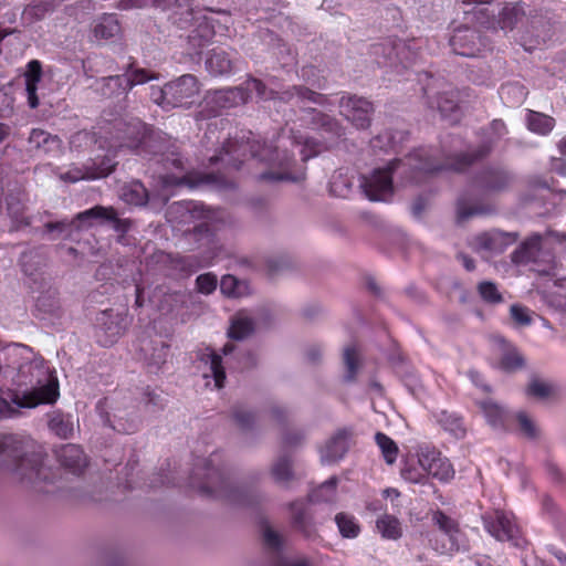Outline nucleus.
<instances>
[{
    "mask_svg": "<svg viewBox=\"0 0 566 566\" xmlns=\"http://www.w3.org/2000/svg\"><path fill=\"white\" fill-rule=\"evenodd\" d=\"M484 132L486 138L474 149L450 154L438 148L420 147L403 159H394L387 167L376 168L368 176L361 175L359 187L369 200L387 201L394 191V174L406 180L420 182L443 170L462 172L488 157L507 129L502 119H494Z\"/></svg>",
    "mask_w": 566,
    "mask_h": 566,
    "instance_id": "nucleus-1",
    "label": "nucleus"
},
{
    "mask_svg": "<svg viewBox=\"0 0 566 566\" xmlns=\"http://www.w3.org/2000/svg\"><path fill=\"white\" fill-rule=\"evenodd\" d=\"M114 138L118 148H128L147 158L164 188L181 186L187 182L186 166L175 147L147 134L146 125L136 117L117 119L114 124Z\"/></svg>",
    "mask_w": 566,
    "mask_h": 566,
    "instance_id": "nucleus-2",
    "label": "nucleus"
},
{
    "mask_svg": "<svg viewBox=\"0 0 566 566\" xmlns=\"http://www.w3.org/2000/svg\"><path fill=\"white\" fill-rule=\"evenodd\" d=\"M0 375L36 406L53 402L59 396L56 379L44 359L23 344H9L0 349Z\"/></svg>",
    "mask_w": 566,
    "mask_h": 566,
    "instance_id": "nucleus-3",
    "label": "nucleus"
},
{
    "mask_svg": "<svg viewBox=\"0 0 566 566\" xmlns=\"http://www.w3.org/2000/svg\"><path fill=\"white\" fill-rule=\"evenodd\" d=\"M218 460L219 455L213 453L209 459L196 464L190 476V486L197 489L202 495L221 499L232 505L242 507L259 505L264 499L262 492L255 485L244 482L234 485L223 468L219 465Z\"/></svg>",
    "mask_w": 566,
    "mask_h": 566,
    "instance_id": "nucleus-4",
    "label": "nucleus"
},
{
    "mask_svg": "<svg viewBox=\"0 0 566 566\" xmlns=\"http://www.w3.org/2000/svg\"><path fill=\"white\" fill-rule=\"evenodd\" d=\"M0 457L22 482L40 492H53L48 485L54 483L55 473L43 464V454L33 440L3 436L0 438Z\"/></svg>",
    "mask_w": 566,
    "mask_h": 566,
    "instance_id": "nucleus-5",
    "label": "nucleus"
},
{
    "mask_svg": "<svg viewBox=\"0 0 566 566\" xmlns=\"http://www.w3.org/2000/svg\"><path fill=\"white\" fill-rule=\"evenodd\" d=\"M255 93L260 99H281L284 102L305 103L311 102L324 107L332 105L326 95L314 92L303 85H293L283 92H275L269 88L261 80L248 77L241 85L220 88L213 92L212 102L220 108H231L245 104Z\"/></svg>",
    "mask_w": 566,
    "mask_h": 566,
    "instance_id": "nucleus-6",
    "label": "nucleus"
},
{
    "mask_svg": "<svg viewBox=\"0 0 566 566\" xmlns=\"http://www.w3.org/2000/svg\"><path fill=\"white\" fill-rule=\"evenodd\" d=\"M249 158L280 168H289L294 161V156L289 150H281L280 146L272 143H261L255 139L252 132H242L240 136L229 138L220 153L210 158V163L222 161L227 166L240 169Z\"/></svg>",
    "mask_w": 566,
    "mask_h": 566,
    "instance_id": "nucleus-7",
    "label": "nucleus"
},
{
    "mask_svg": "<svg viewBox=\"0 0 566 566\" xmlns=\"http://www.w3.org/2000/svg\"><path fill=\"white\" fill-rule=\"evenodd\" d=\"M199 91L198 78L192 74H184L163 87L151 86L150 98L164 109H170L192 104Z\"/></svg>",
    "mask_w": 566,
    "mask_h": 566,
    "instance_id": "nucleus-8",
    "label": "nucleus"
},
{
    "mask_svg": "<svg viewBox=\"0 0 566 566\" xmlns=\"http://www.w3.org/2000/svg\"><path fill=\"white\" fill-rule=\"evenodd\" d=\"M525 19L530 22L532 30L536 32V36L542 38L544 41L551 39L555 20L548 17L547 11L545 13H530L527 18L525 4L523 2H515L506 3L499 12V24L503 30H513Z\"/></svg>",
    "mask_w": 566,
    "mask_h": 566,
    "instance_id": "nucleus-9",
    "label": "nucleus"
},
{
    "mask_svg": "<svg viewBox=\"0 0 566 566\" xmlns=\"http://www.w3.org/2000/svg\"><path fill=\"white\" fill-rule=\"evenodd\" d=\"M370 55L379 66L401 64L408 67L417 60V52L402 40L385 39L370 46Z\"/></svg>",
    "mask_w": 566,
    "mask_h": 566,
    "instance_id": "nucleus-10",
    "label": "nucleus"
},
{
    "mask_svg": "<svg viewBox=\"0 0 566 566\" xmlns=\"http://www.w3.org/2000/svg\"><path fill=\"white\" fill-rule=\"evenodd\" d=\"M514 175L502 165H488L478 170L470 181L472 191L489 196L507 190L513 184Z\"/></svg>",
    "mask_w": 566,
    "mask_h": 566,
    "instance_id": "nucleus-11",
    "label": "nucleus"
},
{
    "mask_svg": "<svg viewBox=\"0 0 566 566\" xmlns=\"http://www.w3.org/2000/svg\"><path fill=\"white\" fill-rule=\"evenodd\" d=\"M427 104L430 108L437 109L441 117L450 123H457L460 118V91L451 84H446L442 90L436 91L434 87L424 88Z\"/></svg>",
    "mask_w": 566,
    "mask_h": 566,
    "instance_id": "nucleus-12",
    "label": "nucleus"
},
{
    "mask_svg": "<svg viewBox=\"0 0 566 566\" xmlns=\"http://www.w3.org/2000/svg\"><path fill=\"white\" fill-rule=\"evenodd\" d=\"M128 318L124 312L106 310L95 319V337L103 347H109L125 333Z\"/></svg>",
    "mask_w": 566,
    "mask_h": 566,
    "instance_id": "nucleus-13",
    "label": "nucleus"
},
{
    "mask_svg": "<svg viewBox=\"0 0 566 566\" xmlns=\"http://www.w3.org/2000/svg\"><path fill=\"white\" fill-rule=\"evenodd\" d=\"M544 235L533 233L524 240L512 253L511 260L515 265L539 264L544 262L543 268L537 269L539 273H548L552 269V256L543 252Z\"/></svg>",
    "mask_w": 566,
    "mask_h": 566,
    "instance_id": "nucleus-14",
    "label": "nucleus"
},
{
    "mask_svg": "<svg viewBox=\"0 0 566 566\" xmlns=\"http://www.w3.org/2000/svg\"><path fill=\"white\" fill-rule=\"evenodd\" d=\"M137 354L148 373L158 374L167 363L169 345L158 336L143 334L137 340Z\"/></svg>",
    "mask_w": 566,
    "mask_h": 566,
    "instance_id": "nucleus-15",
    "label": "nucleus"
},
{
    "mask_svg": "<svg viewBox=\"0 0 566 566\" xmlns=\"http://www.w3.org/2000/svg\"><path fill=\"white\" fill-rule=\"evenodd\" d=\"M485 531L500 542H510L514 546L520 545V528L511 513L495 510L482 516Z\"/></svg>",
    "mask_w": 566,
    "mask_h": 566,
    "instance_id": "nucleus-16",
    "label": "nucleus"
},
{
    "mask_svg": "<svg viewBox=\"0 0 566 566\" xmlns=\"http://www.w3.org/2000/svg\"><path fill=\"white\" fill-rule=\"evenodd\" d=\"M339 108L340 114L356 128L366 129L370 126L374 106L368 99L344 94L339 99Z\"/></svg>",
    "mask_w": 566,
    "mask_h": 566,
    "instance_id": "nucleus-17",
    "label": "nucleus"
},
{
    "mask_svg": "<svg viewBox=\"0 0 566 566\" xmlns=\"http://www.w3.org/2000/svg\"><path fill=\"white\" fill-rule=\"evenodd\" d=\"M205 221L197 224L187 233V239L193 244V249L200 250L206 260H211L218 255L220 244L216 237L214 228L209 223L210 211L202 214Z\"/></svg>",
    "mask_w": 566,
    "mask_h": 566,
    "instance_id": "nucleus-18",
    "label": "nucleus"
},
{
    "mask_svg": "<svg viewBox=\"0 0 566 566\" xmlns=\"http://www.w3.org/2000/svg\"><path fill=\"white\" fill-rule=\"evenodd\" d=\"M432 521L434 525H437L441 531V533L448 538V543H442L441 545H438L437 542L434 544L432 543V547L437 552L440 554H452L453 552L464 549L465 545L463 542V534L459 530V525L453 518L438 510L433 512Z\"/></svg>",
    "mask_w": 566,
    "mask_h": 566,
    "instance_id": "nucleus-19",
    "label": "nucleus"
},
{
    "mask_svg": "<svg viewBox=\"0 0 566 566\" xmlns=\"http://www.w3.org/2000/svg\"><path fill=\"white\" fill-rule=\"evenodd\" d=\"M457 222L464 223L474 217L490 216L495 212L494 205L474 196L470 190L463 191L455 203Z\"/></svg>",
    "mask_w": 566,
    "mask_h": 566,
    "instance_id": "nucleus-20",
    "label": "nucleus"
},
{
    "mask_svg": "<svg viewBox=\"0 0 566 566\" xmlns=\"http://www.w3.org/2000/svg\"><path fill=\"white\" fill-rule=\"evenodd\" d=\"M418 463L424 469L426 475L440 481H449L454 475L450 461L436 449L421 448L418 452Z\"/></svg>",
    "mask_w": 566,
    "mask_h": 566,
    "instance_id": "nucleus-21",
    "label": "nucleus"
},
{
    "mask_svg": "<svg viewBox=\"0 0 566 566\" xmlns=\"http://www.w3.org/2000/svg\"><path fill=\"white\" fill-rule=\"evenodd\" d=\"M449 43L455 54L471 57L480 52L482 39L475 29L464 25L453 31Z\"/></svg>",
    "mask_w": 566,
    "mask_h": 566,
    "instance_id": "nucleus-22",
    "label": "nucleus"
},
{
    "mask_svg": "<svg viewBox=\"0 0 566 566\" xmlns=\"http://www.w3.org/2000/svg\"><path fill=\"white\" fill-rule=\"evenodd\" d=\"M517 239V232L492 230L478 235L475 241L479 250L499 254L504 252L510 245L514 244Z\"/></svg>",
    "mask_w": 566,
    "mask_h": 566,
    "instance_id": "nucleus-23",
    "label": "nucleus"
},
{
    "mask_svg": "<svg viewBox=\"0 0 566 566\" xmlns=\"http://www.w3.org/2000/svg\"><path fill=\"white\" fill-rule=\"evenodd\" d=\"M352 431L343 428L338 429L325 443L321 450V459L324 463L336 462L344 458L349 449Z\"/></svg>",
    "mask_w": 566,
    "mask_h": 566,
    "instance_id": "nucleus-24",
    "label": "nucleus"
},
{
    "mask_svg": "<svg viewBox=\"0 0 566 566\" xmlns=\"http://www.w3.org/2000/svg\"><path fill=\"white\" fill-rule=\"evenodd\" d=\"M237 53L228 52L222 48H213L207 53L206 70L212 76H223L233 73Z\"/></svg>",
    "mask_w": 566,
    "mask_h": 566,
    "instance_id": "nucleus-25",
    "label": "nucleus"
},
{
    "mask_svg": "<svg viewBox=\"0 0 566 566\" xmlns=\"http://www.w3.org/2000/svg\"><path fill=\"white\" fill-rule=\"evenodd\" d=\"M36 400H28L15 388L0 390V419L13 418L21 408H34Z\"/></svg>",
    "mask_w": 566,
    "mask_h": 566,
    "instance_id": "nucleus-26",
    "label": "nucleus"
},
{
    "mask_svg": "<svg viewBox=\"0 0 566 566\" xmlns=\"http://www.w3.org/2000/svg\"><path fill=\"white\" fill-rule=\"evenodd\" d=\"M80 221L102 220L113 223L116 232L126 233L130 228L129 220L117 218L115 209L112 207L95 206L91 209L77 213Z\"/></svg>",
    "mask_w": 566,
    "mask_h": 566,
    "instance_id": "nucleus-27",
    "label": "nucleus"
},
{
    "mask_svg": "<svg viewBox=\"0 0 566 566\" xmlns=\"http://www.w3.org/2000/svg\"><path fill=\"white\" fill-rule=\"evenodd\" d=\"M56 458L63 468L75 475L81 474L87 464L86 457L82 448L77 444L70 443L62 446L56 451Z\"/></svg>",
    "mask_w": 566,
    "mask_h": 566,
    "instance_id": "nucleus-28",
    "label": "nucleus"
},
{
    "mask_svg": "<svg viewBox=\"0 0 566 566\" xmlns=\"http://www.w3.org/2000/svg\"><path fill=\"white\" fill-rule=\"evenodd\" d=\"M479 406L492 428L509 430L510 422L513 420V412H510L492 399L482 400L479 402Z\"/></svg>",
    "mask_w": 566,
    "mask_h": 566,
    "instance_id": "nucleus-29",
    "label": "nucleus"
},
{
    "mask_svg": "<svg viewBox=\"0 0 566 566\" xmlns=\"http://www.w3.org/2000/svg\"><path fill=\"white\" fill-rule=\"evenodd\" d=\"M96 91L106 98L126 97L129 92L127 74L102 77L96 82Z\"/></svg>",
    "mask_w": 566,
    "mask_h": 566,
    "instance_id": "nucleus-30",
    "label": "nucleus"
},
{
    "mask_svg": "<svg viewBox=\"0 0 566 566\" xmlns=\"http://www.w3.org/2000/svg\"><path fill=\"white\" fill-rule=\"evenodd\" d=\"M46 258L39 248L25 250L19 258V266L24 275L29 276L33 282L42 274Z\"/></svg>",
    "mask_w": 566,
    "mask_h": 566,
    "instance_id": "nucleus-31",
    "label": "nucleus"
},
{
    "mask_svg": "<svg viewBox=\"0 0 566 566\" xmlns=\"http://www.w3.org/2000/svg\"><path fill=\"white\" fill-rule=\"evenodd\" d=\"M262 40L270 48L282 66H289L295 63L296 53L294 50L273 32L269 30L264 31L262 33Z\"/></svg>",
    "mask_w": 566,
    "mask_h": 566,
    "instance_id": "nucleus-32",
    "label": "nucleus"
},
{
    "mask_svg": "<svg viewBox=\"0 0 566 566\" xmlns=\"http://www.w3.org/2000/svg\"><path fill=\"white\" fill-rule=\"evenodd\" d=\"M436 422L453 438L460 440L467 436V427L462 416L448 410H438L433 412Z\"/></svg>",
    "mask_w": 566,
    "mask_h": 566,
    "instance_id": "nucleus-33",
    "label": "nucleus"
},
{
    "mask_svg": "<svg viewBox=\"0 0 566 566\" xmlns=\"http://www.w3.org/2000/svg\"><path fill=\"white\" fill-rule=\"evenodd\" d=\"M82 226H92L91 221H80L77 216L69 221L66 219L56 222H46L44 233L49 234L51 240L67 239L72 237L74 230H80Z\"/></svg>",
    "mask_w": 566,
    "mask_h": 566,
    "instance_id": "nucleus-34",
    "label": "nucleus"
},
{
    "mask_svg": "<svg viewBox=\"0 0 566 566\" xmlns=\"http://www.w3.org/2000/svg\"><path fill=\"white\" fill-rule=\"evenodd\" d=\"M271 475L276 483L287 488L296 479L291 455H279L271 465Z\"/></svg>",
    "mask_w": 566,
    "mask_h": 566,
    "instance_id": "nucleus-35",
    "label": "nucleus"
},
{
    "mask_svg": "<svg viewBox=\"0 0 566 566\" xmlns=\"http://www.w3.org/2000/svg\"><path fill=\"white\" fill-rule=\"evenodd\" d=\"M29 144L34 149H38L44 154H50L59 151L61 147V139L45 130L35 128L30 133Z\"/></svg>",
    "mask_w": 566,
    "mask_h": 566,
    "instance_id": "nucleus-36",
    "label": "nucleus"
},
{
    "mask_svg": "<svg viewBox=\"0 0 566 566\" xmlns=\"http://www.w3.org/2000/svg\"><path fill=\"white\" fill-rule=\"evenodd\" d=\"M289 507L291 511L292 526L304 535L310 536L313 532V527L305 503L297 500L291 502Z\"/></svg>",
    "mask_w": 566,
    "mask_h": 566,
    "instance_id": "nucleus-37",
    "label": "nucleus"
},
{
    "mask_svg": "<svg viewBox=\"0 0 566 566\" xmlns=\"http://www.w3.org/2000/svg\"><path fill=\"white\" fill-rule=\"evenodd\" d=\"M343 365L344 374L343 379L345 382H354L357 378L358 371L363 366V360L358 349L355 346H347L343 350Z\"/></svg>",
    "mask_w": 566,
    "mask_h": 566,
    "instance_id": "nucleus-38",
    "label": "nucleus"
},
{
    "mask_svg": "<svg viewBox=\"0 0 566 566\" xmlns=\"http://www.w3.org/2000/svg\"><path fill=\"white\" fill-rule=\"evenodd\" d=\"M201 360L209 366V373H205V377H212L214 380V387L220 389L224 385L226 373L222 366V358L214 350L208 349L207 353L202 354Z\"/></svg>",
    "mask_w": 566,
    "mask_h": 566,
    "instance_id": "nucleus-39",
    "label": "nucleus"
},
{
    "mask_svg": "<svg viewBox=\"0 0 566 566\" xmlns=\"http://www.w3.org/2000/svg\"><path fill=\"white\" fill-rule=\"evenodd\" d=\"M122 198L129 205L143 207L149 200V192L142 181L133 180L122 188Z\"/></svg>",
    "mask_w": 566,
    "mask_h": 566,
    "instance_id": "nucleus-40",
    "label": "nucleus"
},
{
    "mask_svg": "<svg viewBox=\"0 0 566 566\" xmlns=\"http://www.w3.org/2000/svg\"><path fill=\"white\" fill-rule=\"evenodd\" d=\"M556 392V387L537 376H532L526 388L525 395L528 398L545 401L552 398Z\"/></svg>",
    "mask_w": 566,
    "mask_h": 566,
    "instance_id": "nucleus-41",
    "label": "nucleus"
},
{
    "mask_svg": "<svg viewBox=\"0 0 566 566\" xmlns=\"http://www.w3.org/2000/svg\"><path fill=\"white\" fill-rule=\"evenodd\" d=\"M254 329V321L251 317L239 313L231 321V325L228 329V336L234 340H243L252 335Z\"/></svg>",
    "mask_w": 566,
    "mask_h": 566,
    "instance_id": "nucleus-42",
    "label": "nucleus"
},
{
    "mask_svg": "<svg viewBox=\"0 0 566 566\" xmlns=\"http://www.w3.org/2000/svg\"><path fill=\"white\" fill-rule=\"evenodd\" d=\"M499 365L505 373H515L524 368L525 359L516 347L505 345Z\"/></svg>",
    "mask_w": 566,
    "mask_h": 566,
    "instance_id": "nucleus-43",
    "label": "nucleus"
},
{
    "mask_svg": "<svg viewBox=\"0 0 566 566\" xmlns=\"http://www.w3.org/2000/svg\"><path fill=\"white\" fill-rule=\"evenodd\" d=\"M49 428L57 437L67 439L72 436L73 430H74L73 418L69 413H63L61 411H54L50 415Z\"/></svg>",
    "mask_w": 566,
    "mask_h": 566,
    "instance_id": "nucleus-44",
    "label": "nucleus"
},
{
    "mask_svg": "<svg viewBox=\"0 0 566 566\" xmlns=\"http://www.w3.org/2000/svg\"><path fill=\"white\" fill-rule=\"evenodd\" d=\"M116 165L117 163L114 160V156H111L109 154L88 161V179L95 180L107 177L114 170Z\"/></svg>",
    "mask_w": 566,
    "mask_h": 566,
    "instance_id": "nucleus-45",
    "label": "nucleus"
},
{
    "mask_svg": "<svg viewBox=\"0 0 566 566\" xmlns=\"http://www.w3.org/2000/svg\"><path fill=\"white\" fill-rule=\"evenodd\" d=\"M308 115L311 116V126L314 129H322L327 133L340 136V126L337 120L329 115L323 114L315 108H308Z\"/></svg>",
    "mask_w": 566,
    "mask_h": 566,
    "instance_id": "nucleus-46",
    "label": "nucleus"
},
{
    "mask_svg": "<svg viewBox=\"0 0 566 566\" xmlns=\"http://www.w3.org/2000/svg\"><path fill=\"white\" fill-rule=\"evenodd\" d=\"M499 93L503 102L510 106L521 105L527 95L524 85L517 82L503 84Z\"/></svg>",
    "mask_w": 566,
    "mask_h": 566,
    "instance_id": "nucleus-47",
    "label": "nucleus"
},
{
    "mask_svg": "<svg viewBox=\"0 0 566 566\" xmlns=\"http://www.w3.org/2000/svg\"><path fill=\"white\" fill-rule=\"evenodd\" d=\"M120 32V25L115 14L102 17L94 27V34L99 39H112Z\"/></svg>",
    "mask_w": 566,
    "mask_h": 566,
    "instance_id": "nucleus-48",
    "label": "nucleus"
},
{
    "mask_svg": "<svg viewBox=\"0 0 566 566\" xmlns=\"http://www.w3.org/2000/svg\"><path fill=\"white\" fill-rule=\"evenodd\" d=\"M337 478L332 476L308 494L312 503L332 502L336 495Z\"/></svg>",
    "mask_w": 566,
    "mask_h": 566,
    "instance_id": "nucleus-49",
    "label": "nucleus"
},
{
    "mask_svg": "<svg viewBox=\"0 0 566 566\" xmlns=\"http://www.w3.org/2000/svg\"><path fill=\"white\" fill-rule=\"evenodd\" d=\"M555 120L553 117L531 111L527 115V127L530 130L547 135L554 127Z\"/></svg>",
    "mask_w": 566,
    "mask_h": 566,
    "instance_id": "nucleus-50",
    "label": "nucleus"
},
{
    "mask_svg": "<svg viewBox=\"0 0 566 566\" xmlns=\"http://www.w3.org/2000/svg\"><path fill=\"white\" fill-rule=\"evenodd\" d=\"M158 264H163L169 270L174 271H188L191 266V261L187 256L171 254L166 252H158L154 255Z\"/></svg>",
    "mask_w": 566,
    "mask_h": 566,
    "instance_id": "nucleus-51",
    "label": "nucleus"
},
{
    "mask_svg": "<svg viewBox=\"0 0 566 566\" xmlns=\"http://www.w3.org/2000/svg\"><path fill=\"white\" fill-rule=\"evenodd\" d=\"M513 420L517 422L518 431L524 438L528 440H536L539 437V428L525 411H517L513 413Z\"/></svg>",
    "mask_w": 566,
    "mask_h": 566,
    "instance_id": "nucleus-52",
    "label": "nucleus"
},
{
    "mask_svg": "<svg viewBox=\"0 0 566 566\" xmlns=\"http://www.w3.org/2000/svg\"><path fill=\"white\" fill-rule=\"evenodd\" d=\"M376 527L384 538L398 539L401 536L400 523L392 515L379 517L376 522Z\"/></svg>",
    "mask_w": 566,
    "mask_h": 566,
    "instance_id": "nucleus-53",
    "label": "nucleus"
},
{
    "mask_svg": "<svg viewBox=\"0 0 566 566\" xmlns=\"http://www.w3.org/2000/svg\"><path fill=\"white\" fill-rule=\"evenodd\" d=\"M335 523L343 537L356 538L360 532L356 518L347 513H338L335 516Z\"/></svg>",
    "mask_w": 566,
    "mask_h": 566,
    "instance_id": "nucleus-54",
    "label": "nucleus"
},
{
    "mask_svg": "<svg viewBox=\"0 0 566 566\" xmlns=\"http://www.w3.org/2000/svg\"><path fill=\"white\" fill-rule=\"evenodd\" d=\"M124 74H127L128 75V81H129V91L136 86V85H142V84H145L151 80H156L157 78V75L156 73L149 71V70H146V69H142V67H136L134 65V63H129L126 67H125V72Z\"/></svg>",
    "mask_w": 566,
    "mask_h": 566,
    "instance_id": "nucleus-55",
    "label": "nucleus"
},
{
    "mask_svg": "<svg viewBox=\"0 0 566 566\" xmlns=\"http://www.w3.org/2000/svg\"><path fill=\"white\" fill-rule=\"evenodd\" d=\"M375 441L379 449L381 450L385 461L388 464H392L398 455V447L396 442L390 437L382 432H377L375 434Z\"/></svg>",
    "mask_w": 566,
    "mask_h": 566,
    "instance_id": "nucleus-56",
    "label": "nucleus"
},
{
    "mask_svg": "<svg viewBox=\"0 0 566 566\" xmlns=\"http://www.w3.org/2000/svg\"><path fill=\"white\" fill-rule=\"evenodd\" d=\"M232 419L242 431H250L255 422L254 413L241 403L233 406Z\"/></svg>",
    "mask_w": 566,
    "mask_h": 566,
    "instance_id": "nucleus-57",
    "label": "nucleus"
},
{
    "mask_svg": "<svg viewBox=\"0 0 566 566\" xmlns=\"http://www.w3.org/2000/svg\"><path fill=\"white\" fill-rule=\"evenodd\" d=\"M220 289L228 296L240 297L245 294L248 285L233 275H226L221 279Z\"/></svg>",
    "mask_w": 566,
    "mask_h": 566,
    "instance_id": "nucleus-58",
    "label": "nucleus"
},
{
    "mask_svg": "<svg viewBox=\"0 0 566 566\" xmlns=\"http://www.w3.org/2000/svg\"><path fill=\"white\" fill-rule=\"evenodd\" d=\"M106 423L119 433L130 434V433H134L138 429L137 417L124 419L123 416L115 413L113 420L109 417H107Z\"/></svg>",
    "mask_w": 566,
    "mask_h": 566,
    "instance_id": "nucleus-59",
    "label": "nucleus"
},
{
    "mask_svg": "<svg viewBox=\"0 0 566 566\" xmlns=\"http://www.w3.org/2000/svg\"><path fill=\"white\" fill-rule=\"evenodd\" d=\"M401 476L411 483H423L427 478L424 469L418 462H407L401 469Z\"/></svg>",
    "mask_w": 566,
    "mask_h": 566,
    "instance_id": "nucleus-60",
    "label": "nucleus"
},
{
    "mask_svg": "<svg viewBox=\"0 0 566 566\" xmlns=\"http://www.w3.org/2000/svg\"><path fill=\"white\" fill-rule=\"evenodd\" d=\"M294 139L298 146L302 145L301 155L304 161L316 156L321 151V145L313 138L295 136Z\"/></svg>",
    "mask_w": 566,
    "mask_h": 566,
    "instance_id": "nucleus-61",
    "label": "nucleus"
},
{
    "mask_svg": "<svg viewBox=\"0 0 566 566\" xmlns=\"http://www.w3.org/2000/svg\"><path fill=\"white\" fill-rule=\"evenodd\" d=\"M481 297L489 303L502 302V295L497 291L496 285L493 282L484 281L478 286Z\"/></svg>",
    "mask_w": 566,
    "mask_h": 566,
    "instance_id": "nucleus-62",
    "label": "nucleus"
},
{
    "mask_svg": "<svg viewBox=\"0 0 566 566\" xmlns=\"http://www.w3.org/2000/svg\"><path fill=\"white\" fill-rule=\"evenodd\" d=\"M218 280L212 273L200 274L196 279V285L200 293L210 294L217 289Z\"/></svg>",
    "mask_w": 566,
    "mask_h": 566,
    "instance_id": "nucleus-63",
    "label": "nucleus"
},
{
    "mask_svg": "<svg viewBox=\"0 0 566 566\" xmlns=\"http://www.w3.org/2000/svg\"><path fill=\"white\" fill-rule=\"evenodd\" d=\"M36 310L45 314H54L59 310V301L54 295L43 294L36 300Z\"/></svg>",
    "mask_w": 566,
    "mask_h": 566,
    "instance_id": "nucleus-64",
    "label": "nucleus"
}]
</instances>
